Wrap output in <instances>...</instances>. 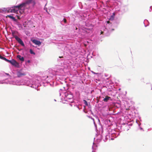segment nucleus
Returning <instances> with one entry per match:
<instances>
[{
    "instance_id": "obj_1",
    "label": "nucleus",
    "mask_w": 152,
    "mask_h": 152,
    "mask_svg": "<svg viewBox=\"0 0 152 152\" xmlns=\"http://www.w3.org/2000/svg\"><path fill=\"white\" fill-rule=\"evenodd\" d=\"M110 124H108L107 128L105 130L106 133L104 134L102 127L100 126V128L99 129V132L101 133V134L99 135L100 138H98L97 140H99V141L103 140L105 142L109 138H111V140H114L113 138L117 137L120 134V132L122 131L123 128L124 127L125 125L123 124L121 125L120 126H118L117 129H111L109 126Z\"/></svg>"
},
{
    "instance_id": "obj_2",
    "label": "nucleus",
    "mask_w": 152,
    "mask_h": 152,
    "mask_svg": "<svg viewBox=\"0 0 152 152\" xmlns=\"http://www.w3.org/2000/svg\"><path fill=\"white\" fill-rule=\"evenodd\" d=\"M64 67L60 64L53 69H49L48 75L47 76V78L49 79L47 80L46 82L48 83H49L50 86H54L55 80H58L60 79L59 76L64 75Z\"/></svg>"
},
{
    "instance_id": "obj_3",
    "label": "nucleus",
    "mask_w": 152,
    "mask_h": 152,
    "mask_svg": "<svg viewBox=\"0 0 152 152\" xmlns=\"http://www.w3.org/2000/svg\"><path fill=\"white\" fill-rule=\"evenodd\" d=\"M49 79L47 78V76L42 77L41 78L40 77H34L32 80L33 86L32 88L36 89V88L41 86L42 84H43L44 86H47L46 84L49 85V83H47V80Z\"/></svg>"
},
{
    "instance_id": "obj_4",
    "label": "nucleus",
    "mask_w": 152,
    "mask_h": 152,
    "mask_svg": "<svg viewBox=\"0 0 152 152\" xmlns=\"http://www.w3.org/2000/svg\"><path fill=\"white\" fill-rule=\"evenodd\" d=\"M32 4V6L34 7L36 4L34 0H28L25 2H22L18 5L14 6V8L12 9V12H13L15 13H18L20 9H21L22 12H23L24 9L23 8L25 7L26 4Z\"/></svg>"
},
{
    "instance_id": "obj_5",
    "label": "nucleus",
    "mask_w": 152,
    "mask_h": 152,
    "mask_svg": "<svg viewBox=\"0 0 152 152\" xmlns=\"http://www.w3.org/2000/svg\"><path fill=\"white\" fill-rule=\"evenodd\" d=\"M76 30L77 31H78L79 37H80L82 39L89 36L91 31V29L88 27L79 28L78 29L76 27Z\"/></svg>"
},
{
    "instance_id": "obj_6",
    "label": "nucleus",
    "mask_w": 152,
    "mask_h": 152,
    "mask_svg": "<svg viewBox=\"0 0 152 152\" xmlns=\"http://www.w3.org/2000/svg\"><path fill=\"white\" fill-rule=\"evenodd\" d=\"M64 97L62 99V102L64 103H67V102L72 103L74 102L73 94L69 90L64 92Z\"/></svg>"
},
{
    "instance_id": "obj_7",
    "label": "nucleus",
    "mask_w": 152,
    "mask_h": 152,
    "mask_svg": "<svg viewBox=\"0 0 152 152\" xmlns=\"http://www.w3.org/2000/svg\"><path fill=\"white\" fill-rule=\"evenodd\" d=\"M128 10V7L126 5L121 4L115 7L116 14L119 16L122 15Z\"/></svg>"
},
{
    "instance_id": "obj_8",
    "label": "nucleus",
    "mask_w": 152,
    "mask_h": 152,
    "mask_svg": "<svg viewBox=\"0 0 152 152\" xmlns=\"http://www.w3.org/2000/svg\"><path fill=\"white\" fill-rule=\"evenodd\" d=\"M58 61L59 64H61V66H65L64 67L68 66L72 64L71 60L64 58L63 57L59 56Z\"/></svg>"
},
{
    "instance_id": "obj_9",
    "label": "nucleus",
    "mask_w": 152,
    "mask_h": 152,
    "mask_svg": "<svg viewBox=\"0 0 152 152\" xmlns=\"http://www.w3.org/2000/svg\"><path fill=\"white\" fill-rule=\"evenodd\" d=\"M112 25V24L111 23H107V24L106 27L105 28V30H104V31H102V30H99L97 32V34L96 35L98 36V37L100 38L102 37V36L101 35L102 34L104 35L105 36H107L108 35L107 34V32H109L111 29L109 27L110 26H111Z\"/></svg>"
},
{
    "instance_id": "obj_10",
    "label": "nucleus",
    "mask_w": 152,
    "mask_h": 152,
    "mask_svg": "<svg viewBox=\"0 0 152 152\" xmlns=\"http://www.w3.org/2000/svg\"><path fill=\"white\" fill-rule=\"evenodd\" d=\"M18 34V32L17 31H12V35L15 40L17 41L19 44L21 46L24 47L25 45L22 39L16 35V34Z\"/></svg>"
},
{
    "instance_id": "obj_11",
    "label": "nucleus",
    "mask_w": 152,
    "mask_h": 152,
    "mask_svg": "<svg viewBox=\"0 0 152 152\" xmlns=\"http://www.w3.org/2000/svg\"><path fill=\"white\" fill-rule=\"evenodd\" d=\"M107 93L108 95L114 97L117 94V91L113 88H109L107 89Z\"/></svg>"
},
{
    "instance_id": "obj_12",
    "label": "nucleus",
    "mask_w": 152,
    "mask_h": 152,
    "mask_svg": "<svg viewBox=\"0 0 152 152\" xmlns=\"http://www.w3.org/2000/svg\"><path fill=\"white\" fill-rule=\"evenodd\" d=\"M23 85H25L32 88L33 86L31 80H28V79L26 78L23 79Z\"/></svg>"
},
{
    "instance_id": "obj_13",
    "label": "nucleus",
    "mask_w": 152,
    "mask_h": 152,
    "mask_svg": "<svg viewBox=\"0 0 152 152\" xmlns=\"http://www.w3.org/2000/svg\"><path fill=\"white\" fill-rule=\"evenodd\" d=\"M72 47L70 45H66L64 48V54H65V53H67L68 55L70 54L71 51L72 50Z\"/></svg>"
},
{
    "instance_id": "obj_14",
    "label": "nucleus",
    "mask_w": 152,
    "mask_h": 152,
    "mask_svg": "<svg viewBox=\"0 0 152 152\" xmlns=\"http://www.w3.org/2000/svg\"><path fill=\"white\" fill-rule=\"evenodd\" d=\"M16 74L18 77H22L26 75V73L23 71L22 69L18 70L16 71Z\"/></svg>"
},
{
    "instance_id": "obj_15",
    "label": "nucleus",
    "mask_w": 152,
    "mask_h": 152,
    "mask_svg": "<svg viewBox=\"0 0 152 152\" xmlns=\"http://www.w3.org/2000/svg\"><path fill=\"white\" fill-rule=\"evenodd\" d=\"M14 8V6L7 8H3V9H0V12L3 13L4 12H11L14 13L13 12H12V9Z\"/></svg>"
},
{
    "instance_id": "obj_16",
    "label": "nucleus",
    "mask_w": 152,
    "mask_h": 152,
    "mask_svg": "<svg viewBox=\"0 0 152 152\" xmlns=\"http://www.w3.org/2000/svg\"><path fill=\"white\" fill-rule=\"evenodd\" d=\"M78 51L72 49L71 51V53H70V54H69V55L72 57L75 58L78 56Z\"/></svg>"
},
{
    "instance_id": "obj_17",
    "label": "nucleus",
    "mask_w": 152,
    "mask_h": 152,
    "mask_svg": "<svg viewBox=\"0 0 152 152\" xmlns=\"http://www.w3.org/2000/svg\"><path fill=\"white\" fill-rule=\"evenodd\" d=\"M23 79L20 80H16L14 81L13 82V83H12L13 85H23Z\"/></svg>"
},
{
    "instance_id": "obj_18",
    "label": "nucleus",
    "mask_w": 152,
    "mask_h": 152,
    "mask_svg": "<svg viewBox=\"0 0 152 152\" xmlns=\"http://www.w3.org/2000/svg\"><path fill=\"white\" fill-rule=\"evenodd\" d=\"M17 58L20 61L21 63L25 61L24 57L20 55H18L17 56Z\"/></svg>"
},
{
    "instance_id": "obj_19",
    "label": "nucleus",
    "mask_w": 152,
    "mask_h": 152,
    "mask_svg": "<svg viewBox=\"0 0 152 152\" xmlns=\"http://www.w3.org/2000/svg\"><path fill=\"white\" fill-rule=\"evenodd\" d=\"M33 43L35 44L36 45H39L41 44V42L35 39H34L32 41Z\"/></svg>"
},
{
    "instance_id": "obj_20",
    "label": "nucleus",
    "mask_w": 152,
    "mask_h": 152,
    "mask_svg": "<svg viewBox=\"0 0 152 152\" xmlns=\"http://www.w3.org/2000/svg\"><path fill=\"white\" fill-rule=\"evenodd\" d=\"M111 98L110 97L106 96L104 98L103 101L105 102H107L111 100Z\"/></svg>"
},
{
    "instance_id": "obj_21",
    "label": "nucleus",
    "mask_w": 152,
    "mask_h": 152,
    "mask_svg": "<svg viewBox=\"0 0 152 152\" xmlns=\"http://www.w3.org/2000/svg\"><path fill=\"white\" fill-rule=\"evenodd\" d=\"M123 125H125L124 127L123 128L122 131H128L129 129V126L128 124H124Z\"/></svg>"
},
{
    "instance_id": "obj_22",
    "label": "nucleus",
    "mask_w": 152,
    "mask_h": 152,
    "mask_svg": "<svg viewBox=\"0 0 152 152\" xmlns=\"http://www.w3.org/2000/svg\"><path fill=\"white\" fill-rule=\"evenodd\" d=\"M83 102L86 106H88L89 108H90L91 107L90 103H88L86 100L83 99Z\"/></svg>"
},
{
    "instance_id": "obj_23",
    "label": "nucleus",
    "mask_w": 152,
    "mask_h": 152,
    "mask_svg": "<svg viewBox=\"0 0 152 152\" xmlns=\"http://www.w3.org/2000/svg\"><path fill=\"white\" fill-rule=\"evenodd\" d=\"M8 16L9 18L12 20L16 22L17 20L12 15H8Z\"/></svg>"
},
{
    "instance_id": "obj_24",
    "label": "nucleus",
    "mask_w": 152,
    "mask_h": 152,
    "mask_svg": "<svg viewBox=\"0 0 152 152\" xmlns=\"http://www.w3.org/2000/svg\"><path fill=\"white\" fill-rule=\"evenodd\" d=\"M143 23L144 24L145 26V27L148 26L149 25V23L148 20L146 19L144 20Z\"/></svg>"
},
{
    "instance_id": "obj_25",
    "label": "nucleus",
    "mask_w": 152,
    "mask_h": 152,
    "mask_svg": "<svg viewBox=\"0 0 152 152\" xmlns=\"http://www.w3.org/2000/svg\"><path fill=\"white\" fill-rule=\"evenodd\" d=\"M97 147L96 145L95 144L94 142L93 143V145L92 146V148L93 150L92 152H95L94 150H96V148Z\"/></svg>"
},
{
    "instance_id": "obj_26",
    "label": "nucleus",
    "mask_w": 152,
    "mask_h": 152,
    "mask_svg": "<svg viewBox=\"0 0 152 152\" xmlns=\"http://www.w3.org/2000/svg\"><path fill=\"white\" fill-rule=\"evenodd\" d=\"M16 61L14 59H12V60H10V63L12 64V66L14 65H15V63H16Z\"/></svg>"
},
{
    "instance_id": "obj_27",
    "label": "nucleus",
    "mask_w": 152,
    "mask_h": 152,
    "mask_svg": "<svg viewBox=\"0 0 152 152\" xmlns=\"http://www.w3.org/2000/svg\"><path fill=\"white\" fill-rule=\"evenodd\" d=\"M25 61V64L26 65H28L31 62V61L30 60H26Z\"/></svg>"
},
{
    "instance_id": "obj_28",
    "label": "nucleus",
    "mask_w": 152,
    "mask_h": 152,
    "mask_svg": "<svg viewBox=\"0 0 152 152\" xmlns=\"http://www.w3.org/2000/svg\"><path fill=\"white\" fill-rule=\"evenodd\" d=\"M13 66L18 68H19L20 66L19 63L16 61V63H15V65H14Z\"/></svg>"
},
{
    "instance_id": "obj_29",
    "label": "nucleus",
    "mask_w": 152,
    "mask_h": 152,
    "mask_svg": "<svg viewBox=\"0 0 152 152\" xmlns=\"http://www.w3.org/2000/svg\"><path fill=\"white\" fill-rule=\"evenodd\" d=\"M136 123L138 124V126L140 127V129L141 130H142L143 131H144V130L140 126L141 125V123H140L138 122V121L137 120H136Z\"/></svg>"
},
{
    "instance_id": "obj_30",
    "label": "nucleus",
    "mask_w": 152,
    "mask_h": 152,
    "mask_svg": "<svg viewBox=\"0 0 152 152\" xmlns=\"http://www.w3.org/2000/svg\"><path fill=\"white\" fill-rule=\"evenodd\" d=\"M29 52L31 54L35 55V53L34 51L31 49H30L29 50Z\"/></svg>"
},
{
    "instance_id": "obj_31",
    "label": "nucleus",
    "mask_w": 152,
    "mask_h": 152,
    "mask_svg": "<svg viewBox=\"0 0 152 152\" xmlns=\"http://www.w3.org/2000/svg\"><path fill=\"white\" fill-rule=\"evenodd\" d=\"M116 14L115 12H114L113 13V15L112 16H111L110 18V20H113L114 18V16H115V14Z\"/></svg>"
},
{
    "instance_id": "obj_32",
    "label": "nucleus",
    "mask_w": 152,
    "mask_h": 152,
    "mask_svg": "<svg viewBox=\"0 0 152 152\" xmlns=\"http://www.w3.org/2000/svg\"><path fill=\"white\" fill-rule=\"evenodd\" d=\"M67 21L66 19L64 18L63 20L61 22V23L62 24H63V23H66Z\"/></svg>"
},
{
    "instance_id": "obj_33",
    "label": "nucleus",
    "mask_w": 152,
    "mask_h": 152,
    "mask_svg": "<svg viewBox=\"0 0 152 152\" xmlns=\"http://www.w3.org/2000/svg\"><path fill=\"white\" fill-rule=\"evenodd\" d=\"M3 60L5 61H6L8 62V63H9L10 62V60H9L7 59L5 57H4V59H3Z\"/></svg>"
},
{
    "instance_id": "obj_34",
    "label": "nucleus",
    "mask_w": 152,
    "mask_h": 152,
    "mask_svg": "<svg viewBox=\"0 0 152 152\" xmlns=\"http://www.w3.org/2000/svg\"><path fill=\"white\" fill-rule=\"evenodd\" d=\"M109 122L110 123V120H106L105 121V124H109Z\"/></svg>"
},
{
    "instance_id": "obj_35",
    "label": "nucleus",
    "mask_w": 152,
    "mask_h": 152,
    "mask_svg": "<svg viewBox=\"0 0 152 152\" xmlns=\"http://www.w3.org/2000/svg\"><path fill=\"white\" fill-rule=\"evenodd\" d=\"M94 126H95V129H96V130L97 132V133H98V132L97 131H99L97 129V126H96V124H95V122H94Z\"/></svg>"
},
{
    "instance_id": "obj_36",
    "label": "nucleus",
    "mask_w": 152,
    "mask_h": 152,
    "mask_svg": "<svg viewBox=\"0 0 152 152\" xmlns=\"http://www.w3.org/2000/svg\"><path fill=\"white\" fill-rule=\"evenodd\" d=\"M26 34L28 36H30V32L28 31H26Z\"/></svg>"
},
{
    "instance_id": "obj_37",
    "label": "nucleus",
    "mask_w": 152,
    "mask_h": 152,
    "mask_svg": "<svg viewBox=\"0 0 152 152\" xmlns=\"http://www.w3.org/2000/svg\"><path fill=\"white\" fill-rule=\"evenodd\" d=\"M75 106L79 110H80L81 109V108H80L79 106L77 104L75 105Z\"/></svg>"
},
{
    "instance_id": "obj_38",
    "label": "nucleus",
    "mask_w": 152,
    "mask_h": 152,
    "mask_svg": "<svg viewBox=\"0 0 152 152\" xmlns=\"http://www.w3.org/2000/svg\"><path fill=\"white\" fill-rule=\"evenodd\" d=\"M91 72L92 73H93L94 74H96V75H98V74H99V73H96L94 72V71H91Z\"/></svg>"
},
{
    "instance_id": "obj_39",
    "label": "nucleus",
    "mask_w": 152,
    "mask_h": 152,
    "mask_svg": "<svg viewBox=\"0 0 152 152\" xmlns=\"http://www.w3.org/2000/svg\"><path fill=\"white\" fill-rule=\"evenodd\" d=\"M4 57H3V56H1V55H0V58L1 59H2V60H3L4 58Z\"/></svg>"
},
{
    "instance_id": "obj_40",
    "label": "nucleus",
    "mask_w": 152,
    "mask_h": 152,
    "mask_svg": "<svg viewBox=\"0 0 152 152\" xmlns=\"http://www.w3.org/2000/svg\"><path fill=\"white\" fill-rule=\"evenodd\" d=\"M150 9L149 10V12H151V10H152V6H151L150 7Z\"/></svg>"
},
{
    "instance_id": "obj_41",
    "label": "nucleus",
    "mask_w": 152,
    "mask_h": 152,
    "mask_svg": "<svg viewBox=\"0 0 152 152\" xmlns=\"http://www.w3.org/2000/svg\"><path fill=\"white\" fill-rule=\"evenodd\" d=\"M4 74L8 76H10V75L8 73H4Z\"/></svg>"
},
{
    "instance_id": "obj_42",
    "label": "nucleus",
    "mask_w": 152,
    "mask_h": 152,
    "mask_svg": "<svg viewBox=\"0 0 152 152\" xmlns=\"http://www.w3.org/2000/svg\"><path fill=\"white\" fill-rule=\"evenodd\" d=\"M44 10H45L47 12H48L47 8L45 7L44 8Z\"/></svg>"
},
{
    "instance_id": "obj_43",
    "label": "nucleus",
    "mask_w": 152,
    "mask_h": 152,
    "mask_svg": "<svg viewBox=\"0 0 152 152\" xmlns=\"http://www.w3.org/2000/svg\"><path fill=\"white\" fill-rule=\"evenodd\" d=\"M61 39H64V40H65L66 39H65V38H63V37H61Z\"/></svg>"
},
{
    "instance_id": "obj_44",
    "label": "nucleus",
    "mask_w": 152,
    "mask_h": 152,
    "mask_svg": "<svg viewBox=\"0 0 152 152\" xmlns=\"http://www.w3.org/2000/svg\"><path fill=\"white\" fill-rule=\"evenodd\" d=\"M2 81H0V83H3V82H1Z\"/></svg>"
},
{
    "instance_id": "obj_45",
    "label": "nucleus",
    "mask_w": 152,
    "mask_h": 152,
    "mask_svg": "<svg viewBox=\"0 0 152 152\" xmlns=\"http://www.w3.org/2000/svg\"><path fill=\"white\" fill-rule=\"evenodd\" d=\"M151 89L152 90V85L151 86Z\"/></svg>"
},
{
    "instance_id": "obj_46",
    "label": "nucleus",
    "mask_w": 152,
    "mask_h": 152,
    "mask_svg": "<svg viewBox=\"0 0 152 152\" xmlns=\"http://www.w3.org/2000/svg\"><path fill=\"white\" fill-rule=\"evenodd\" d=\"M69 105L71 106H72V104H69Z\"/></svg>"
},
{
    "instance_id": "obj_47",
    "label": "nucleus",
    "mask_w": 152,
    "mask_h": 152,
    "mask_svg": "<svg viewBox=\"0 0 152 152\" xmlns=\"http://www.w3.org/2000/svg\"><path fill=\"white\" fill-rule=\"evenodd\" d=\"M83 111H84V112L85 113H86V112L84 110Z\"/></svg>"
},
{
    "instance_id": "obj_48",
    "label": "nucleus",
    "mask_w": 152,
    "mask_h": 152,
    "mask_svg": "<svg viewBox=\"0 0 152 152\" xmlns=\"http://www.w3.org/2000/svg\"><path fill=\"white\" fill-rule=\"evenodd\" d=\"M91 118L92 119H93V120H94V119L93 118Z\"/></svg>"
},
{
    "instance_id": "obj_49",
    "label": "nucleus",
    "mask_w": 152,
    "mask_h": 152,
    "mask_svg": "<svg viewBox=\"0 0 152 152\" xmlns=\"http://www.w3.org/2000/svg\"><path fill=\"white\" fill-rule=\"evenodd\" d=\"M54 100L55 101H56V100L55 99H54Z\"/></svg>"
},
{
    "instance_id": "obj_50",
    "label": "nucleus",
    "mask_w": 152,
    "mask_h": 152,
    "mask_svg": "<svg viewBox=\"0 0 152 152\" xmlns=\"http://www.w3.org/2000/svg\"><path fill=\"white\" fill-rule=\"evenodd\" d=\"M120 89H120V88H119V89H118V90H120Z\"/></svg>"
},
{
    "instance_id": "obj_51",
    "label": "nucleus",
    "mask_w": 152,
    "mask_h": 152,
    "mask_svg": "<svg viewBox=\"0 0 152 152\" xmlns=\"http://www.w3.org/2000/svg\"><path fill=\"white\" fill-rule=\"evenodd\" d=\"M61 90H62L61 89H60V91H61Z\"/></svg>"
}]
</instances>
